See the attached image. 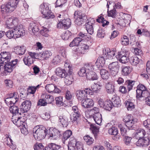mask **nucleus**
I'll list each match as a JSON object with an SVG mask.
<instances>
[{
    "instance_id": "dca6fc26",
    "label": "nucleus",
    "mask_w": 150,
    "mask_h": 150,
    "mask_svg": "<svg viewBox=\"0 0 150 150\" xmlns=\"http://www.w3.org/2000/svg\"><path fill=\"white\" fill-rule=\"evenodd\" d=\"M82 106L84 108H88L93 107L94 105V102L91 99L86 98L81 101Z\"/></svg>"
},
{
    "instance_id": "ddd939ff",
    "label": "nucleus",
    "mask_w": 150,
    "mask_h": 150,
    "mask_svg": "<svg viewBox=\"0 0 150 150\" xmlns=\"http://www.w3.org/2000/svg\"><path fill=\"white\" fill-rule=\"evenodd\" d=\"M68 74L65 76L64 81V82L67 86H69L71 84L72 82L74 81L73 76L72 74L73 72L72 69H71V67L69 66L68 67Z\"/></svg>"
},
{
    "instance_id": "5701e85b",
    "label": "nucleus",
    "mask_w": 150,
    "mask_h": 150,
    "mask_svg": "<svg viewBox=\"0 0 150 150\" xmlns=\"http://www.w3.org/2000/svg\"><path fill=\"white\" fill-rule=\"evenodd\" d=\"M111 101L113 105V107H119L121 105L120 98L117 95H114L112 98Z\"/></svg>"
},
{
    "instance_id": "a19ab883",
    "label": "nucleus",
    "mask_w": 150,
    "mask_h": 150,
    "mask_svg": "<svg viewBox=\"0 0 150 150\" xmlns=\"http://www.w3.org/2000/svg\"><path fill=\"white\" fill-rule=\"evenodd\" d=\"M61 37L64 40H68L72 38V33L69 30H67L64 32L63 35H61Z\"/></svg>"
},
{
    "instance_id": "aec40b11",
    "label": "nucleus",
    "mask_w": 150,
    "mask_h": 150,
    "mask_svg": "<svg viewBox=\"0 0 150 150\" xmlns=\"http://www.w3.org/2000/svg\"><path fill=\"white\" fill-rule=\"evenodd\" d=\"M108 132L109 134L112 135H115V138H113L114 140H118L120 137V136L117 135L118 133V131L117 128L115 127H112L110 128L108 130Z\"/></svg>"
},
{
    "instance_id": "72a5a7b5",
    "label": "nucleus",
    "mask_w": 150,
    "mask_h": 150,
    "mask_svg": "<svg viewBox=\"0 0 150 150\" xmlns=\"http://www.w3.org/2000/svg\"><path fill=\"white\" fill-rule=\"evenodd\" d=\"M125 106L128 110H132L135 108V105L130 100H126L125 103Z\"/></svg>"
},
{
    "instance_id": "bb28decb",
    "label": "nucleus",
    "mask_w": 150,
    "mask_h": 150,
    "mask_svg": "<svg viewBox=\"0 0 150 150\" xmlns=\"http://www.w3.org/2000/svg\"><path fill=\"white\" fill-rule=\"evenodd\" d=\"M121 74L123 76H127L132 71V69L129 66H122L121 67Z\"/></svg>"
},
{
    "instance_id": "cd10ccee",
    "label": "nucleus",
    "mask_w": 150,
    "mask_h": 150,
    "mask_svg": "<svg viewBox=\"0 0 150 150\" xmlns=\"http://www.w3.org/2000/svg\"><path fill=\"white\" fill-rule=\"evenodd\" d=\"M105 88L107 92L108 93H112L113 92H115L114 86L112 83L108 82L106 83Z\"/></svg>"
},
{
    "instance_id": "37998d69",
    "label": "nucleus",
    "mask_w": 150,
    "mask_h": 150,
    "mask_svg": "<svg viewBox=\"0 0 150 150\" xmlns=\"http://www.w3.org/2000/svg\"><path fill=\"white\" fill-rule=\"evenodd\" d=\"M100 74L103 79L104 80L108 79L109 74L107 71L104 69H101Z\"/></svg>"
},
{
    "instance_id": "2f4dec72",
    "label": "nucleus",
    "mask_w": 150,
    "mask_h": 150,
    "mask_svg": "<svg viewBox=\"0 0 150 150\" xmlns=\"http://www.w3.org/2000/svg\"><path fill=\"white\" fill-rule=\"evenodd\" d=\"M17 93L14 92L12 93H9L6 96L7 99H13V101H15V103H17L18 100L19 98L17 97Z\"/></svg>"
},
{
    "instance_id": "423d86ee",
    "label": "nucleus",
    "mask_w": 150,
    "mask_h": 150,
    "mask_svg": "<svg viewBox=\"0 0 150 150\" xmlns=\"http://www.w3.org/2000/svg\"><path fill=\"white\" fill-rule=\"evenodd\" d=\"M137 118H134L131 114L125 116L123 120L128 129L134 130H135V124L137 123Z\"/></svg>"
},
{
    "instance_id": "603ef678",
    "label": "nucleus",
    "mask_w": 150,
    "mask_h": 150,
    "mask_svg": "<svg viewBox=\"0 0 150 150\" xmlns=\"http://www.w3.org/2000/svg\"><path fill=\"white\" fill-rule=\"evenodd\" d=\"M83 139L88 145H91L93 143L94 139L88 135H86L84 136Z\"/></svg>"
},
{
    "instance_id": "4be33fe9",
    "label": "nucleus",
    "mask_w": 150,
    "mask_h": 150,
    "mask_svg": "<svg viewBox=\"0 0 150 150\" xmlns=\"http://www.w3.org/2000/svg\"><path fill=\"white\" fill-rule=\"evenodd\" d=\"M68 71H66L65 69L60 67L57 68L56 70L57 75L62 78L65 77V76L68 75Z\"/></svg>"
},
{
    "instance_id": "0e129e2a",
    "label": "nucleus",
    "mask_w": 150,
    "mask_h": 150,
    "mask_svg": "<svg viewBox=\"0 0 150 150\" xmlns=\"http://www.w3.org/2000/svg\"><path fill=\"white\" fill-rule=\"evenodd\" d=\"M44 146L41 143H39L37 142L33 146L34 149L35 150H40L44 149L45 148H44Z\"/></svg>"
},
{
    "instance_id": "c85d7f7f",
    "label": "nucleus",
    "mask_w": 150,
    "mask_h": 150,
    "mask_svg": "<svg viewBox=\"0 0 150 150\" xmlns=\"http://www.w3.org/2000/svg\"><path fill=\"white\" fill-rule=\"evenodd\" d=\"M15 52L16 54L20 55L24 54L25 51V47L24 46H17L15 47L14 49Z\"/></svg>"
},
{
    "instance_id": "f03ea898",
    "label": "nucleus",
    "mask_w": 150,
    "mask_h": 150,
    "mask_svg": "<svg viewBox=\"0 0 150 150\" xmlns=\"http://www.w3.org/2000/svg\"><path fill=\"white\" fill-rule=\"evenodd\" d=\"M75 24L78 25H81L86 23L85 25L88 33L91 35L93 33V25L95 23L93 18L88 19L86 16L84 14H78L77 16L74 21Z\"/></svg>"
},
{
    "instance_id": "e2e57ef3",
    "label": "nucleus",
    "mask_w": 150,
    "mask_h": 150,
    "mask_svg": "<svg viewBox=\"0 0 150 150\" xmlns=\"http://www.w3.org/2000/svg\"><path fill=\"white\" fill-rule=\"evenodd\" d=\"M128 55L126 54L125 56H123L118 60L120 62L125 64L129 61V58L128 57Z\"/></svg>"
},
{
    "instance_id": "7c9ffc66",
    "label": "nucleus",
    "mask_w": 150,
    "mask_h": 150,
    "mask_svg": "<svg viewBox=\"0 0 150 150\" xmlns=\"http://www.w3.org/2000/svg\"><path fill=\"white\" fill-rule=\"evenodd\" d=\"M90 129L92 131L95 138H96L98 133L99 132V128L96 127L95 124H91L90 125Z\"/></svg>"
},
{
    "instance_id": "a211bd4d",
    "label": "nucleus",
    "mask_w": 150,
    "mask_h": 150,
    "mask_svg": "<svg viewBox=\"0 0 150 150\" xmlns=\"http://www.w3.org/2000/svg\"><path fill=\"white\" fill-rule=\"evenodd\" d=\"M28 30L34 34L36 33L39 30V25L35 23L32 22L30 24Z\"/></svg>"
},
{
    "instance_id": "2eb2a0df",
    "label": "nucleus",
    "mask_w": 150,
    "mask_h": 150,
    "mask_svg": "<svg viewBox=\"0 0 150 150\" xmlns=\"http://www.w3.org/2000/svg\"><path fill=\"white\" fill-rule=\"evenodd\" d=\"M18 20L17 18H10L6 22V26L10 28H13L18 24Z\"/></svg>"
},
{
    "instance_id": "c9c22d12",
    "label": "nucleus",
    "mask_w": 150,
    "mask_h": 150,
    "mask_svg": "<svg viewBox=\"0 0 150 150\" xmlns=\"http://www.w3.org/2000/svg\"><path fill=\"white\" fill-rule=\"evenodd\" d=\"M135 82V81L130 79L125 81L124 85L127 87L128 92L132 89Z\"/></svg>"
},
{
    "instance_id": "9b49d317",
    "label": "nucleus",
    "mask_w": 150,
    "mask_h": 150,
    "mask_svg": "<svg viewBox=\"0 0 150 150\" xmlns=\"http://www.w3.org/2000/svg\"><path fill=\"white\" fill-rule=\"evenodd\" d=\"M48 138L52 137L53 139H57L62 137L60 132L55 128H50L49 129Z\"/></svg>"
},
{
    "instance_id": "b1692460",
    "label": "nucleus",
    "mask_w": 150,
    "mask_h": 150,
    "mask_svg": "<svg viewBox=\"0 0 150 150\" xmlns=\"http://www.w3.org/2000/svg\"><path fill=\"white\" fill-rule=\"evenodd\" d=\"M62 98L63 97L62 96H60L56 97L55 98V100L56 101V104L57 106H60L61 105H62L64 107L68 106L69 105L70 106H71V105L72 104L71 102L70 101L69 102V104L68 105V104H66L65 103L62 102Z\"/></svg>"
},
{
    "instance_id": "f257e3e1",
    "label": "nucleus",
    "mask_w": 150,
    "mask_h": 150,
    "mask_svg": "<svg viewBox=\"0 0 150 150\" xmlns=\"http://www.w3.org/2000/svg\"><path fill=\"white\" fill-rule=\"evenodd\" d=\"M11 54L10 52L3 51L0 54V64H4L3 68L4 70L2 74L4 76L10 74L15 68L18 61L17 59L10 61Z\"/></svg>"
},
{
    "instance_id": "69168bd1",
    "label": "nucleus",
    "mask_w": 150,
    "mask_h": 150,
    "mask_svg": "<svg viewBox=\"0 0 150 150\" xmlns=\"http://www.w3.org/2000/svg\"><path fill=\"white\" fill-rule=\"evenodd\" d=\"M78 141L74 138H70L68 144L69 146H73L75 147L77 144Z\"/></svg>"
},
{
    "instance_id": "39448f33",
    "label": "nucleus",
    "mask_w": 150,
    "mask_h": 150,
    "mask_svg": "<svg viewBox=\"0 0 150 150\" xmlns=\"http://www.w3.org/2000/svg\"><path fill=\"white\" fill-rule=\"evenodd\" d=\"M39 10L42 14L43 18L49 19L54 18L55 16L51 10L49 9L48 4L47 3H43L39 6Z\"/></svg>"
},
{
    "instance_id": "f8f14e48",
    "label": "nucleus",
    "mask_w": 150,
    "mask_h": 150,
    "mask_svg": "<svg viewBox=\"0 0 150 150\" xmlns=\"http://www.w3.org/2000/svg\"><path fill=\"white\" fill-rule=\"evenodd\" d=\"M108 67L111 73L115 76L118 72L120 68L119 64L117 62H113L109 64Z\"/></svg>"
},
{
    "instance_id": "774afa93",
    "label": "nucleus",
    "mask_w": 150,
    "mask_h": 150,
    "mask_svg": "<svg viewBox=\"0 0 150 150\" xmlns=\"http://www.w3.org/2000/svg\"><path fill=\"white\" fill-rule=\"evenodd\" d=\"M36 91V88L34 86H29L27 88V95L28 93L30 94H34Z\"/></svg>"
},
{
    "instance_id": "ea45409f",
    "label": "nucleus",
    "mask_w": 150,
    "mask_h": 150,
    "mask_svg": "<svg viewBox=\"0 0 150 150\" xmlns=\"http://www.w3.org/2000/svg\"><path fill=\"white\" fill-rule=\"evenodd\" d=\"M9 110L12 114L20 113V110H19V108L15 104L10 105Z\"/></svg>"
},
{
    "instance_id": "393cba45",
    "label": "nucleus",
    "mask_w": 150,
    "mask_h": 150,
    "mask_svg": "<svg viewBox=\"0 0 150 150\" xmlns=\"http://www.w3.org/2000/svg\"><path fill=\"white\" fill-rule=\"evenodd\" d=\"M78 38L80 39L81 41H84L85 42L90 41L91 42V37L90 35H87V34L83 33L81 32H80L78 34Z\"/></svg>"
},
{
    "instance_id": "0eeeda50",
    "label": "nucleus",
    "mask_w": 150,
    "mask_h": 150,
    "mask_svg": "<svg viewBox=\"0 0 150 150\" xmlns=\"http://www.w3.org/2000/svg\"><path fill=\"white\" fill-rule=\"evenodd\" d=\"M71 23V21L69 18L61 19L57 24V27L67 29L70 27Z\"/></svg>"
},
{
    "instance_id": "f3484780",
    "label": "nucleus",
    "mask_w": 150,
    "mask_h": 150,
    "mask_svg": "<svg viewBox=\"0 0 150 150\" xmlns=\"http://www.w3.org/2000/svg\"><path fill=\"white\" fill-rule=\"evenodd\" d=\"M23 114L20 111V113L18 114H12L11 117V121L13 123L17 126H19L18 123L21 121L20 119L22 118L21 115Z\"/></svg>"
},
{
    "instance_id": "412c9836",
    "label": "nucleus",
    "mask_w": 150,
    "mask_h": 150,
    "mask_svg": "<svg viewBox=\"0 0 150 150\" xmlns=\"http://www.w3.org/2000/svg\"><path fill=\"white\" fill-rule=\"evenodd\" d=\"M85 91L83 90H78L75 93L76 97L79 100L82 101L86 98H87V95L85 93Z\"/></svg>"
},
{
    "instance_id": "c03bdc74",
    "label": "nucleus",
    "mask_w": 150,
    "mask_h": 150,
    "mask_svg": "<svg viewBox=\"0 0 150 150\" xmlns=\"http://www.w3.org/2000/svg\"><path fill=\"white\" fill-rule=\"evenodd\" d=\"M33 58L31 57L28 56L27 59L25 57H24L23 59V60L25 65L29 66L34 62Z\"/></svg>"
},
{
    "instance_id": "bf43d9fd",
    "label": "nucleus",
    "mask_w": 150,
    "mask_h": 150,
    "mask_svg": "<svg viewBox=\"0 0 150 150\" xmlns=\"http://www.w3.org/2000/svg\"><path fill=\"white\" fill-rule=\"evenodd\" d=\"M121 42L122 45H128L129 39L128 37L125 35H123V37L121 38Z\"/></svg>"
},
{
    "instance_id": "338daca9",
    "label": "nucleus",
    "mask_w": 150,
    "mask_h": 150,
    "mask_svg": "<svg viewBox=\"0 0 150 150\" xmlns=\"http://www.w3.org/2000/svg\"><path fill=\"white\" fill-rule=\"evenodd\" d=\"M86 70L84 67H83L80 69L78 72V74L79 76L83 77L85 75L86 76Z\"/></svg>"
},
{
    "instance_id": "58836bf2",
    "label": "nucleus",
    "mask_w": 150,
    "mask_h": 150,
    "mask_svg": "<svg viewBox=\"0 0 150 150\" xmlns=\"http://www.w3.org/2000/svg\"><path fill=\"white\" fill-rule=\"evenodd\" d=\"M146 134V132L144 129H140L139 130L136 132L135 137H137V139L138 140L139 139H142L145 137L144 136Z\"/></svg>"
},
{
    "instance_id": "052dcab7",
    "label": "nucleus",
    "mask_w": 150,
    "mask_h": 150,
    "mask_svg": "<svg viewBox=\"0 0 150 150\" xmlns=\"http://www.w3.org/2000/svg\"><path fill=\"white\" fill-rule=\"evenodd\" d=\"M116 8L115 7L113 8L112 10H111L110 11H109V9H108L107 13L108 16L109 17H112L113 18L115 17L116 16Z\"/></svg>"
},
{
    "instance_id": "7ed1b4c3",
    "label": "nucleus",
    "mask_w": 150,
    "mask_h": 150,
    "mask_svg": "<svg viewBox=\"0 0 150 150\" xmlns=\"http://www.w3.org/2000/svg\"><path fill=\"white\" fill-rule=\"evenodd\" d=\"M20 0H10L9 2L1 6V11L2 14L11 13L17 7Z\"/></svg>"
},
{
    "instance_id": "49530a36",
    "label": "nucleus",
    "mask_w": 150,
    "mask_h": 150,
    "mask_svg": "<svg viewBox=\"0 0 150 150\" xmlns=\"http://www.w3.org/2000/svg\"><path fill=\"white\" fill-rule=\"evenodd\" d=\"M117 51V50L116 48H112L111 49H110V51H109L108 55L107 56V58L108 59H112L114 57L115 53Z\"/></svg>"
},
{
    "instance_id": "e433bc0d",
    "label": "nucleus",
    "mask_w": 150,
    "mask_h": 150,
    "mask_svg": "<svg viewBox=\"0 0 150 150\" xmlns=\"http://www.w3.org/2000/svg\"><path fill=\"white\" fill-rule=\"evenodd\" d=\"M113 107V105L111 100H107L105 101V105L104 109L105 110L110 111Z\"/></svg>"
},
{
    "instance_id": "4d7b16f0",
    "label": "nucleus",
    "mask_w": 150,
    "mask_h": 150,
    "mask_svg": "<svg viewBox=\"0 0 150 150\" xmlns=\"http://www.w3.org/2000/svg\"><path fill=\"white\" fill-rule=\"evenodd\" d=\"M44 99L47 104H51L54 100L53 96L48 94L45 95Z\"/></svg>"
},
{
    "instance_id": "de8ad7c7",
    "label": "nucleus",
    "mask_w": 150,
    "mask_h": 150,
    "mask_svg": "<svg viewBox=\"0 0 150 150\" xmlns=\"http://www.w3.org/2000/svg\"><path fill=\"white\" fill-rule=\"evenodd\" d=\"M105 31L104 29L100 28L97 32V36L99 38H103L105 35Z\"/></svg>"
},
{
    "instance_id": "864d4df0",
    "label": "nucleus",
    "mask_w": 150,
    "mask_h": 150,
    "mask_svg": "<svg viewBox=\"0 0 150 150\" xmlns=\"http://www.w3.org/2000/svg\"><path fill=\"white\" fill-rule=\"evenodd\" d=\"M55 85L50 84L47 85L45 86V88L49 93H53Z\"/></svg>"
},
{
    "instance_id": "a18cd8bd",
    "label": "nucleus",
    "mask_w": 150,
    "mask_h": 150,
    "mask_svg": "<svg viewBox=\"0 0 150 150\" xmlns=\"http://www.w3.org/2000/svg\"><path fill=\"white\" fill-rule=\"evenodd\" d=\"M130 63L133 65H136L139 63V59L137 56L132 57L129 59Z\"/></svg>"
},
{
    "instance_id": "1a4fd4ad",
    "label": "nucleus",
    "mask_w": 150,
    "mask_h": 150,
    "mask_svg": "<svg viewBox=\"0 0 150 150\" xmlns=\"http://www.w3.org/2000/svg\"><path fill=\"white\" fill-rule=\"evenodd\" d=\"M89 48V46L86 44L80 45L76 47L74 50V54L78 56H80L82 54H83L86 50Z\"/></svg>"
},
{
    "instance_id": "a878e982",
    "label": "nucleus",
    "mask_w": 150,
    "mask_h": 150,
    "mask_svg": "<svg viewBox=\"0 0 150 150\" xmlns=\"http://www.w3.org/2000/svg\"><path fill=\"white\" fill-rule=\"evenodd\" d=\"M103 15L102 13L100 14L98 16V18L96 20L97 22L100 23H101L102 26L104 27L107 25L109 24V22L105 19L103 17Z\"/></svg>"
},
{
    "instance_id": "3c124183",
    "label": "nucleus",
    "mask_w": 150,
    "mask_h": 150,
    "mask_svg": "<svg viewBox=\"0 0 150 150\" xmlns=\"http://www.w3.org/2000/svg\"><path fill=\"white\" fill-rule=\"evenodd\" d=\"M83 67L86 69V70L87 72H88L90 71H93L94 69V65L91 62L85 64Z\"/></svg>"
},
{
    "instance_id": "6ab92c4d",
    "label": "nucleus",
    "mask_w": 150,
    "mask_h": 150,
    "mask_svg": "<svg viewBox=\"0 0 150 150\" xmlns=\"http://www.w3.org/2000/svg\"><path fill=\"white\" fill-rule=\"evenodd\" d=\"M86 77L88 80L92 81L97 80L99 77L96 73L93 71L87 72Z\"/></svg>"
},
{
    "instance_id": "20e7f679",
    "label": "nucleus",
    "mask_w": 150,
    "mask_h": 150,
    "mask_svg": "<svg viewBox=\"0 0 150 150\" xmlns=\"http://www.w3.org/2000/svg\"><path fill=\"white\" fill-rule=\"evenodd\" d=\"M49 129L47 130L42 125L39 126V127L35 130V132L33 131V136L36 141L42 140L46 137L48 138Z\"/></svg>"
},
{
    "instance_id": "9d476101",
    "label": "nucleus",
    "mask_w": 150,
    "mask_h": 150,
    "mask_svg": "<svg viewBox=\"0 0 150 150\" xmlns=\"http://www.w3.org/2000/svg\"><path fill=\"white\" fill-rule=\"evenodd\" d=\"M31 106V102L29 100H26L23 102L20 106V111L22 114L27 112L30 109Z\"/></svg>"
},
{
    "instance_id": "13d9d810",
    "label": "nucleus",
    "mask_w": 150,
    "mask_h": 150,
    "mask_svg": "<svg viewBox=\"0 0 150 150\" xmlns=\"http://www.w3.org/2000/svg\"><path fill=\"white\" fill-rule=\"evenodd\" d=\"M67 0H57L55 3V7H62L63 5L67 2Z\"/></svg>"
},
{
    "instance_id": "8fccbe9b",
    "label": "nucleus",
    "mask_w": 150,
    "mask_h": 150,
    "mask_svg": "<svg viewBox=\"0 0 150 150\" xmlns=\"http://www.w3.org/2000/svg\"><path fill=\"white\" fill-rule=\"evenodd\" d=\"M41 55L44 60H47L52 55V53L50 50H46L44 51Z\"/></svg>"
},
{
    "instance_id": "f704fd0d",
    "label": "nucleus",
    "mask_w": 150,
    "mask_h": 150,
    "mask_svg": "<svg viewBox=\"0 0 150 150\" xmlns=\"http://www.w3.org/2000/svg\"><path fill=\"white\" fill-rule=\"evenodd\" d=\"M92 117L96 124L98 125H100L102 120V115L100 113H98L96 115H94Z\"/></svg>"
},
{
    "instance_id": "473e14b6",
    "label": "nucleus",
    "mask_w": 150,
    "mask_h": 150,
    "mask_svg": "<svg viewBox=\"0 0 150 150\" xmlns=\"http://www.w3.org/2000/svg\"><path fill=\"white\" fill-rule=\"evenodd\" d=\"M14 30L15 29L13 28L12 30H8L7 32H5L4 35L9 39L18 38L16 34L15 33Z\"/></svg>"
},
{
    "instance_id": "6e6d98bb",
    "label": "nucleus",
    "mask_w": 150,
    "mask_h": 150,
    "mask_svg": "<svg viewBox=\"0 0 150 150\" xmlns=\"http://www.w3.org/2000/svg\"><path fill=\"white\" fill-rule=\"evenodd\" d=\"M49 31V30L47 28L43 26L40 31V33L43 36L47 37L48 35V32Z\"/></svg>"
},
{
    "instance_id": "5fc2aeb1",
    "label": "nucleus",
    "mask_w": 150,
    "mask_h": 150,
    "mask_svg": "<svg viewBox=\"0 0 150 150\" xmlns=\"http://www.w3.org/2000/svg\"><path fill=\"white\" fill-rule=\"evenodd\" d=\"M99 111V108L97 107H94L93 108L91 109L89 112L90 117H92L94 115H96L98 113H100Z\"/></svg>"
},
{
    "instance_id": "4468645a",
    "label": "nucleus",
    "mask_w": 150,
    "mask_h": 150,
    "mask_svg": "<svg viewBox=\"0 0 150 150\" xmlns=\"http://www.w3.org/2000/svg\"><path fill=\"white\" fill-rule=\"evenodd\" d=\"M13 29H15V33L16 34L18 38L23 36L25 35V31L23 25L17 24Z\"/></svg>"
},
{
    "instance_id": "6e6552de",
    "label": "nucleus",
    "mask_w": 150,
    "mask_h": 150,
    "mask_svg": "<svg viewBox=\"0 0 150 150\" xmlns=\"http://www.w3.org/2000/svg\"><path fill=\"white\" fill-rule=\"evenodd\" d=\"M136 145L140 147H146L150 144V138L145 137L139 139L136 143Z\"/></svg>"
},
{
    "instance_id": "c756f323",
    "label": "nucleus",
    "mask_w": 150,
    "mask_h": 150,
    "mask_svg": "<svg viewBox=\"0 0 150 150\" xmlns=\"http://www.w3.org/2000/svg\"><path fill=\"white\" fill-rule=\"evenodd\" d=\"M59 120L64 127H66L68 125V118L65 116H59Z\"/></svg>"
},
{
    "instance_id": "09e8293b",
    "label": "nucleus",
    "mask_w": 150,
    "mask_h": 150,
    "mask_svg": "<svg viewBox=\"0 0 150 150\" xmlns=\"http://www.w3.org/2000/svg\"><path fill=\"white\" fill-rule=\"evenodd\" d=\"M72 134V132L71 130H68L66 131L64 133L62 138L63 141H65L66 140L70 137Z\"/></svg>"
},
{
    "instance_id": "79ce46f5",
    "label": "nucleus",
    "mask_w": 150,
    "mask_h": 150,
    "mask_svg": "<svg viewBox=\"0 0 150 150\" xmlns=\"http://www.w3.org/2000/svg\"><path fill=\"white\" fill-rule=\"evenodd\" d=\"M81 42L79 38L76 37L74 38L73 40L70 43L69 46L70 47H73L76 46L77 47L79 45L80 43Z\"/></svg>"
},
{
    "instance_id": "4c0bfd02",
    "label": "nucleus",
    "mask_w": 150,
    "mask_h": 150,
    "mask_svg": "<svg viewBox=\"0 0 150 150\" xmlns=\"http://www.w3.org/2000/svg\"><path fill=\"white\" fill-rule=\"evenodd\" d=\"M81 117V115L80 113H74L72 116L71 115L70 118L71 120L72 123L76 122L78 123L79 120Z\"/></svg>"
},
{
    "instance_id": "680f3d73",
    "label": "nucleus",
    "mask_w": 150,
    "mask_h": 150,
    "mask_svg": "<svg viewBox=\"0 0 150 150\" xmlns=\"http://www.w3.org/2000/svg\"><path fill=\"white\" fill-rule=\"evenodd\" d=\"M61 60L60 57L59 55H57L52 60V62L54 65H57L60 62Z\"/></svg>"
}]
</instances>
